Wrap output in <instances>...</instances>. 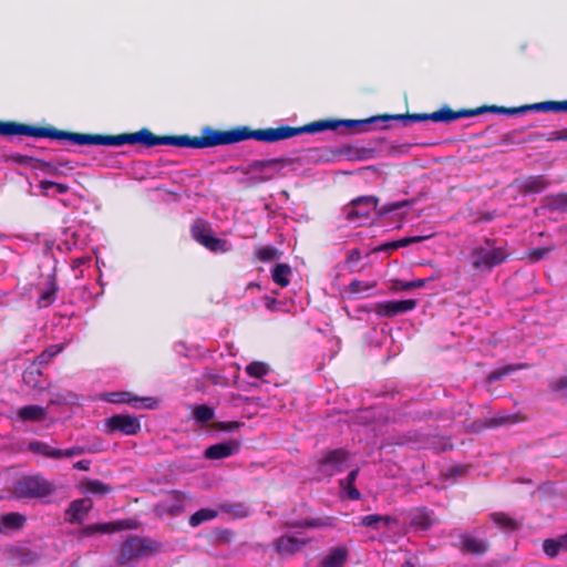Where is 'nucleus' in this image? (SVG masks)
Listing matches in <instances>:
<instances>
[{
	"instance_id": "f704fd0d",
	"label": "nucleus",
	"mask_w": 567,
	"mask_h": 567,
	"mask_svg": "<svg viewBox=\"0 0 567 567\" xmlns=\"http://www.w3.org/2000/svg\"><path fill=\"white\" fill-rule=\"evenodd\" d=\"M217 515H218L217 511H215L213 508H202V509L195 512L189 517L188 523L192 527H197L205 522L216 518Z\"/></svg>"
},
{
	"instance_id": "e433bc0d",
	"label": "nucleus",
	"mask_w": 567,
	"mask_h": 567,
	"mask_svg": "<svg viewBox=\"0 0 567 567\" xmlns=\"http://www.w3.org/2000/svg\"><path fill=\"white\" fill-rule=\"evenodd\" d=\"M270 371L269 365L261 361H254L245 368V372L256 379H260L268 374Z\"/></svg>"
},
{
	"instance_id": "69168bd1",
	"label": "nucleus",
	"mask_w": 567,
	"mask_h": 567,
	"mask_svg": "<svg viewBox=\"0 0 567 567\" xmlns=\"http://www.w3.org/2000/svg\"><path fill=\"white\" fill-rule=\"evenodd\" d=\"M174 497L176 501L182 502L187 498V495L182 492H174Z\"/></svg>"
},
{
	"instance_id": "6ab92c4d",
	"label": "nucleus",
	"mask_w": 567,
	"mask_h": 567,
	"mask_svg": "<svg viewBox=\"0 0 567 567\" xmlns=\"http://www.w3.org/2000/svg\"><path fill=\"white\" fill-rule=\"evenodd\" d=\"M240 449V443L236 441H226L208 446L204 456L207 460H223L237 453Z\"/></svg>"
},
{
	"instance_id": "4d7b16f0",
	"label": "nucleus",
	"mask_w": 567,
	"mask_h": 567,
	"mask_svg": "<svg viewBox=\"0 0 567 567\" xmlns=\"http://www.w3.org/2000/svg\"><path fill=\"white\" fill-rule=\"evenodd\" d=\"M361 259V251L358 248H354L349 251L346 264L349 266L351 271H353V267L360 261Z\"/></svg>"
},
{
	"instance_id": "58836bf2",
	"label": "nucleus",
	"mask_w": 567,
	"mask_h": 567,
	"mask_svg": "<svg viewBox=\"0 0 567 567\" xmlns=\"http://www.w3.org/2000/svg\"><path fill=\"white\" fill-rule=\"evenodd\" d=\"M285 526L287 528H318L326 526V523L322 518H311L303 520L286 522Z\"/></svg>"
},
{
	"instance_id": "423d86ee",
	"label": "nucleus",
	"mask_w": 567,
	"mask_h": 567,
	"mask_svg": "<svg viewBox=\"0 0 567 567\" xmlns=\"http://www.w3.org/2000/svg\"><path fill=\"white\" fill-rule=\"evenodd\" d=\"M60 132L53 126H37L13 121H0L1 136L25 135L35 138L60 140Z\"/></svg>"
},
{
	"instance_id": "bb28decb",
	"label": "nucleus",
	"mask_w": 567,
	"mask_h": 567,
	"mask_svg": "<svg viewBox=\"0 0 567 567\" xmlns=\"http://www.w3.org/2000/svg\"><path fill=\"white\" fill-rule=\"evenodd\" d=\"M42 371L39 365L32 364L28 369L24 370L22 374V380L25 385L33 390H42Z\"/></svg>"
},
{
	"instance_id": "dca6fc26",
	"label": "nucleus",
	"mask_w": 567,
	"mask_h": 567,
	"mask_svg": "<svg viewBox=\"0 0 567 567\" xmlns=\"http://www.w3.org/2000/svg\"><path fill=\"white\" fill-rule=\"evenodd\" d=\"M93 508V502L89 497L74 499L64 512L65 520L70 524H81Z\"/></svg>"
},
{
	"instance_id": "9b49d317",
	"label": "nucleus",
	"mask_w": 567,
	"mask_h": 567,
	"mask_svg": "<svg viewBox=\"0 0 567 567\" xmlns=\"http://www.w3.org/2000/svg\"><path fill=\"white\" fill-rule=\"evenodd\" d=\"M106 434L122 433L135 435L141 431V423L136 416L128 414H115L104 420Z\"/></svg>"
},
{
	"instance_id": "a18cd8bd",
	"label": "nucleus",
	"mask_w": 567,
	"mask_h": 567,
	"mask_svg": "<svg viewBox=\"0 0 567 567\" xmlns=\"http://www.w3.org/2000/svg\"><path fill=\"white\" fill-rule=\"evenodd\" d=\"M548 205L554 210L567 212V193H558L547 197Z\"/></svg>"
},
{
	"instance_id": "3c124183",
	"label": "nucleus",
	"mask_w": 567,
	"mask_h": 567,
	"mask_svg": "<svg viewBox=\"0 0 567 567\" xmlns=\"http://www.w3.org/2000/svg\"><path fill=\"white\" fill-rule=\"evenodd\" d=\"M9 158H10V161H12L16 164L27 165L34 169H37V164H38L37 162H39V158H34V157H31L28 155H22V154H12V155H10Z\"/></svg>"
},
{
	"instance_id": "2f4dec72",
	"label": "nucleus",
	"mask_w": 567,
	"mask_h": 567,
	"mask_svg": "<svg viewBox=\"0 0 567 567\" xmlns=\"http://www.w3.org/2000/svg\"><path fill=\"white\" fill-rule=\"evenodd\" d=\"M83 488L86 493L104 496L113 491V487L100 480H85Z\"/></svg>"
},
{
	"instance_id": "4be33fe9",
	"label": "nucleus",
	"mask_w": 567,
	"mask_h": 567,
	"mask_svg": "<svg viewBox=\"0 0 567 567\" xmlns=\"http://www.w3.org/2000/svg\"><path fill=\"white\" fill-rule=\"evenodd\" d=\"M489 548L485 539L475 538L467 534L461 536V550L465 554L484 555Z\"/></svg>"
},
{
	"instance_id": "20e7f679",
	"label": "nucleus",
	"mask_w": 567,
	"mask_h": 567,
	"mask_svg": "<svg viewBox=\"0 0 567 567\" xmlns=\"http://www.w3.org/2000/svg\"><path fill=\"white\" fill-rule=\"evenodd\" d=\"M161 550V544L147 537L131 536L121 546L116 563L132 566L140 559L148 558Z\"/></svg>"
},
{
	"instance_id": "864d4df0",
	"label": "nucleus",
	"mask_w": 567,
	"mask_h": 567,
	"mask_svg": "<svg viewBox=\"0 0 567 567\" xmlns=\"http://www.w3.org/2000/svg\"><path fill=\"white\" fill-rule=\"evenodd\" d=\"M360 525L372 529H379L381 527V515L371 514L360 518Z\"/></svg>"
},
{
	"instance_id": "a878e982",
	"label": "nucleus",
	"mask_w": 567,
	"mask_h": 567,
	"mask_svg": "<svg viewBox=\"0 0 567 567\" xmlns=\"http://www.w3.org/2000/svg\"><path fill=\"white\" fill-rule=\"evenodd\" d=\"M433 522L432 513L425 508H416L410 513L409 524L415 530H427Z\"/></svg>"
},
{
	"instance_id": "c03bdc74",
	"label": "nucleus",
	"mask_w": 567,
	"mask_h": 567,
	"mask_svg": "<svg viewBox=\"0 0 567 567\" xmlns=\"http://www.w3.org/2000/svg\"><path fill=\"white\" fill-rule=\"evenodd\" d=\"M39 188L41 189L43 196L50 195L49 194L50 188H55L56 193H59V194H66L70 189L69 185L63 184V183L52 182V181H41L39 183Z\"/></svg>"
},
{
	"instance_id": "5fc2aeb1",
	"label": "nucleus",
	"mask_w": 567,
	"mask_h": 567,
	"mask_svg": "<svg viewBox=\"0 0 567 567\" xmlns=\"http://www.w3.org/2000/svg\"><path fill=\"white\" fill-rule=\"evenodd\" d=\"M431 237H432V235L404 237V238L396 240V246H398V248L406 247L412 244L422 243Z\"/></svg>"
},
{
	"instance_id": "774afa93",
	"label": "nucleus",
	"mask_w": 567,
	"mask_h": 567,
	"mask_svg": "<svg viewBox=\"0 0 567 567\" xmlns=\"http://www.w3.org/2000/svg\"><path fill=\"white\" fill-rule=\"evenodd\" d=\"M559 141H567V128L558 131Z\"/></svg>"
},
{
	"instance_id": "473e14b6",
	"label": "nucleus",
	"mask_w": 567,
	"mask_h": 567,
	"mask_svg": "<svg viewBox=\"0 0 567 567\" xmlns=\"http://www.w3.org/2000/svg\"><path fill=\"white\" fill-rule=\"evenodd\" d=\"M28 450L34 454H40L45 457L55 460H58V455L60 454L59 449H54L50 446L48 443L41 441L30 442L28 445Z\"/></svg>"
},
{
	"instance_id": "c85d7f7f",
	"label": "nucleus",
	"mask_w": 567,
	"mask_h": 567,
	"mask_svg": "<svg viewBox=\"0 0 567 567\" xmlns=\"http://www.w3.org/2000/svg\"><path fill=\"white\" fill-rule=\"evenodd\" d=\"M527 111H540V112H567V100L566 101H545L530 105H524Z\"/></svg>"
},
{
	"instance_id": "39448f33",
	"label": "nucleus",
	"mask_w": 567,
	"mask_h": 567,
	"mask_svg": "<svg viewBox=\"0 0 567 567\" xmlns=\"http://www.w3.org/2000/svg\"><path fill=\"white\" fill-rule=\"evenodd\" d=\"M336 131L337 124L334 123V120H320L315 121L309 124H306L303 126L299 127H292L288 125H282L279 127H268V138L269 143H275L284 140L291 138L293 136L303 134V133H319L323 131Z\"/></svg>"
},
{
	"instance_id": "79ce46f5",
	"label": "nucleus",
	"mask_w": 567,
	"mask_h": 567,
	"mask_svg": "<svg viewBox=\"0 0 567 567\" xmlns=\"http://www.w3.org/2000/svg\"><path fill=\"white\" fill-rule=\"evenodd\" d=\"M525 367H526L525 364H518V365L507 364L503 368L492 371L487 377V381L489 383L495 382L497 380H501L505 375L509 374L511 372L516 371L518 369H523Z\"/></svg>"
},
{
	"instance_id": "a19ab883",
	"label": "nucleus",
	"mask_w": 567,
	"mask_h": 567,
	"mask_svg": "<svg viewBox=\"0 0 567 567\" xmlns=\"http://www.w3.org/2000/svg\"><path fill=\"white\" fill-rule=\"evenodd\" d=\"M37 163H38L37 164V169H40L43 173L52 175V176H60L62 174L60 168L62 166H69V162L52 164L50 162H45L43 159H39V162H37Z\"/></svg>"
},
{
	"instance_id": "13d9d810",
	"label": "nucleus",
	"mask_w": 567,
	"mask_h": 567,
	"mask_svg": "<svg viewBox=\"0 0 567 567\" xmlns=\"http://www.w3.org/2000/svg\"><path fill=\"white\" fill-rule=\"evenodd\" d=\"M240 425H241V423L238 422V421H228V422L219 421V422H216L214 424V426L217 430H219V431H229V432L239 429Z\"/></svg>"
},
{
	"instance_id": "412c9836",
	"label": "nucleus",
	"mask_w": 567,
	"mask_h": 567,
	"mask_svg": "<svg viewBox=\"0 0 567 567\" xmlns=\"http://www.w3.org/2000/svg\"><path fill=\"white\" fill-rule=\"evenodd\" d=\"M349 550L346 546H337L329 549L328 554L321 559V567H343L348 561Z\"/></svg>"
},
{
	"instance_id": "9d476101",
	"label": "nucleus",
	"mask_w": 567,
	"mask_h": 567,
	"mask_svg": "<svg viewBox=\"0 0 567 567\" xmlns=\"http://www.w3.org/2000/svg\"><path fill=\"white\" fill-rule=\"evenodd\" d=\"M349 453L343 449L327 451L318 461V471L326 476H333L346 468Z\"/></svg>"
},
{
	"instance_id": "4c0bfd02",
	"label": "nucleus",
	"mask_w": 567,
	"mask_h": 567,
	"mask_svg": "<svg viewBox=\"0 0 567 567\" xmlns=\"http://www.w3.org/2000/svg\"><path fill=\"white\" fill-rule=\"evenodd\" d=\"M214 409L206 405H196L193 410V416L198 423H207L214 419Z\"/></svg>"
},
{
	"instance_id": "ea45409f",
	"label": "nucleus",
	"mask_w": 567,
	"mask_h": 567,
	"mask_svg": "<svg viewBox=\"0 0 567 567\" xmlns=\"http://www.w3.org/2000/svg\"><path fill=\"white\" fill-rule=\"evenodd\" d=\"M427 279H416L412 281L394 280L392 290L394 291H406L416 288H423Z\"/></svg>"
},
{
	"instance_id": "aec40b11",
	"label": "nucleus",
	"mask_w": 567,
	"mask_h": 567,
	"mask_svg": "<svg viewBox=\"0 0 567 567\" xmlns=\"http://www.w3.org/2000/svg\"><path fill=\"white\" fill-rule=\"evenodd\" d=\"M307 540L298 539L293 536L284 535L276 539L274 547L280 555H293L301 549Z\"/></svg>"
},
{
	"instance_id": "de8ad7c7",
	"label": "nucleus",
	"mask_w": 567,
	"mask_h": 567,
	"mask_svg": "<svg viewBox=\"0 0 567 567\" xmlns=\"http://www.w3.org/2000/svg\"><path fill=\"white\" fill-rule=\"evenodd\" d=\"M561 547H564V544L560 543V538H557V539L550 538V539L544 540V543H543L544 553L550 558L558 556V554L560 551H563Z\"/></svg>"
},
{
	"instance_id": "49530a36",
	"label": "nucleus",
	"mask_w": 567,
	"mask_h": 567,
	"mask_svg": "<svg viewBox=\"0 0 567 567\" xmlns=\"http://www.w3.org/2000/svg\"><path fill=\"white\" fill-rule=\"evenodd\" d=\"M257 258L262 262H268L279 258V250L272 246H264L256 250Z\"/></svg>"
},
{
	"instance_id": "f8f14e48",
	"label": "nucleus",
	"mask_w": 567,
	"mask_h": 567,
	"mask_svg": "<svg viewBox=\"0 0 567 567\" xmlns=\"http://www.w3.org/2000/svg\"><path fill=\"white\" fill-rule=\"evenodd\" d=\"M378 205L379 198L373 195L357 197L344 208L347 220H368L371 216L370 208L372 207L375 210L378 209Z\"/></svg>"
},
{
	"instance_id": "0e129e2a",
	"label": "nucleus",
	"mask_w": 567,
	"mask_h": 567,
	"mask_svg": "<svg viewBox=\"0 0 567 567\" xmlns=\"http://www.w3.org/2000/svg\"><path fill=\"white\" fill-rule=\"evenodd\" d=\"M90 461L81 460L73 464V467L79 471H89L90 470Z\"/></svg>"
},
{
	"instance_id": "8fccbe9b",
	"label": "nucleus",
	"mask_w": 567,
	"mask_h": 567,
	"mask_svg": "<svg viewBox=\"0 0 567 567\" xmlns=\"http://www.w3.org/2000/svg\"><path fill=\"white\" fill-rule=\"evenodd\" d=\"M412 204V202L408 200V199H404V200H399V202H392V203H388L381 207H378L377 210V214L379 216H383V215H386L389 213H392V212H395V210H399L401 208H404V207H408Z\"/></svg>"
},
{
	"instance_id": "f3484780",
	"label": "nucleus",
	"mask_w": 567,
	"mask_h": 567,
	"mask_svg": "<svg viewBox=\"0 0 567 567\" xmlns=\"http://www.w3.org/2000/svg\"><path fill=\"white\" fill-rule=\"evenodd\" d=\"M485 112L513 115V114H517V113L527 112V107H524V106L505 107V106H496V105H491V106L484 105V106H480L476 109H462V110L455 111V113L457 114L456 120L463 118V117H472L475 115L483 114Z\"/></svg>"
},
{
	"instance_id": "052dcab7",
	"label": "nucleus",
	"mask_w": 567,
	"mask_h": 567,
	"mask_svg": "<svg viewBox=\"0 0 567 567\" xmlns=\"http://www.w3.org/2000/svg\"><path fill=\"white\" fill-rule=\"evenodd\" d=\"M550 250L551 248H536L530 251V257L537 261L543 259Z\"/></svg>"
},
{
	"instance_id": "09e8293b",
	"label": "nucleus",
	"mask_w": 567,
	"mask_h": 567,
	"mask_svg": "<svg viewBox=\"0 0 567 567\" xmlns=\"http://www.w3.org/2000/svg\"><path fill=\"white\" fill-rule=\"evenodd\" d=\"M375 287V282H363V281H360L358 279H353L349 286L347 287V291L350 293V295H353V296H359L361 295L362 292L364 291H368V290H371Z\"/></svg>"
},
{
	"instance_id": "4468645a",
	"label": "nucleus",
	"mask_w": 567,
	"mask_h": 567,
	"mask_svg": "<svg viewBox=\"0 0 567 567\" xmlns=\"http://www.w3.org/2000/svg\"><path fill=\"white\" fill-rule=\"evenodd\" d=\"M132 520L124 519V520H116V522H109V523H96L84 526L80 530L81 537H90L95 534H112L116 533L123 529H130L133 528Z\"/></svg>"
},
{
	"instance_id": "5701e85b",
	"label": "nucleus",
	"mask_w": 567,
	"mask_h": 567,
	"mask_svg": "<svg viewBox=\"0 0 567 567\" xmlns=\"http://www.w3.org/2000/svg\"><path fill=\"white\" fill-rule=\"evenodd\" d=\"M47 415V409L37 404L24 405L17 411V416L22 422H42Z\"/></svg>"
},
{
	"instance_id": "ddd939ff",
	"label": "nucleus",
	"mask_w": 567,
	"mask_h": 567,
	"mask_svg": "<svg viewBox=\"0 0 567 567\" xmlns=\"http://www.w3.org/2000/svg\"><path fill=\"white\" fill-rule=\"evenodd\" d=\"M417 306L415 299L381 301L374 305V312L379 317L392 318L414 310Z\"/></svg>"
},
{
	"instance_id": "a211bd4d",
	"label": "nucleus",
	"mask_w": 567,
	"mask_h": 567,
	"mask_svg": "<svg viewBox=\"0 0 567 567\" xmlns=\"http://www.w3.org/2000/svg\"><path fill=\"white\" fill-rule=\"evenodd\" d=\"M59 291V285L55 271L49 274L45 278L44 285L41 288L37 306L38 308H47L51 306L55 300Z\"/></svg>"
},
{
	"instance_id": "6e6552de",
	"label": "nucleus",
	"mask_w": 567,
	"mask_h": 567,
	"mask_svg": "<svg viewBox=\"0 0 567 567\" xmlns=\"http://www.w3.org/2000/svg\"><path fill=\"white\" fill-rule=\"evenodd\" d=\"M190 236L192 238L204 246L206 249L217 252L223 251L225 252L227 250L226 248V241L217 238L213 235L212 228L209 224L198 218L196 219L192 226H190Z\"/></svg>"
},
{
	"instance_id": "72a5a7b5",
	"label": "nucleus",
	"mask_w": 567,
	"mask_h": 567,
	"mask_svg": "<svg viewBox=\"0 0 567 567\" xmlns=\"http://www.w3.org/2000/svg\"><path fill=\"white\" fill-rule=\"evenodd\" d=\"M63 344H52L43 350L35 359L34 364L42 367L49 364L54 357L63 351Z\"/></svg>"
},
{
	"instance_id": "1a4fd4ad",
	"label": "nucleus",
	"mask_w": 567,
	"mask_h": 567,
	"mask_svg": "<svg viewBox=\"0 0 567 567\" xmlns=\"http://www.w3.org/2000/svg\"><path fill=\"white\" fill-rule=\"evenodd\" d=\"M457 114L449 106H443L432 113H414V114H396V115H381L382 121L399 120L404 122H444L450 123L456 120Z\"/></svg>"
},
{
	"instance_id": "603ef678",
	"label": "nucleus",
	"mask_w": 567,
	"mask_h": 567,
	"mask_svg": "<svg viewBox=\"0 0 567 567\" xmlns=\"http://www.w3.org/2000/svg\"><path fill=\"white\" fill-rule=\"evenodd\" d=\"M548 386L551 392L567 395V375H563L555 380H551Z\"/></svg>"
},
{
	"instance_id": "b1692460",
	"label": "nucleus",
	"mask_w": 567,
	"mask_h": 567,
	"mask_svg": "<svg viewBox=\"0 0 567 567\" xmlns=\"http://www.w3.org/2000/svg\"><path fill=\"white\" fill-rule=\"evenodd\" d=\"M106 401L111 403H128L136 406L137 402L144 403L147 409H153L156 404L153 398H136L132 396L130 392H113L106 395Z\"/></svg>"
},
{
	"instance_id": "338daca9",
	"label": "nucleus",
	"mask_w": 567,
	"mask_h": 567,
	"mask_svg": "<svg viewBox=\"0 0 567 567\" xmlns=\"http://www.w3.org/2000/svg\"><path fill=\"white\" fill-rule=\"evenodd\" d=\"M506 422V419H499V420H495V419H492L489 421V425L491 426H498V425H502Z\"/></svg>"
},
{
	"instance_id": "680f3d73",
	"label": "nucleus",
	"mask_w": 567,
	"mask_h": 567,
	"mask_svg": "<svg viewBox=\"0 0 567 567\" xmlns=\"http://www.w3.org/2000/svg\"><path fill=\"white\" fill-rule=\"evenodd\" d=\"M394 249H398L396 240L381 244L380 246H378L373 249V252L388 251V250H394Z\"/></svg>"
},
{
	"instance_id": "f03ea898",
	"label": "nucleus",
	"mask_w": 567,
	"mask_h": 567,
	"mask_svg": "<svg viewBox=\"0 0 567 567\" xmlns=\"http://www.w3.org/2000/svg\"><path fill=\"white\" fill-rule=\"evenodd\" d=\"M206 147H214L218 145H229L246 140H256L259 142L269 143L268 127L251 130L248 126H237L228 131L214 130L205 127L204 130Z\"/></svg>"
},
{
	"instance_id": "0eeeda50",
	"label": "nucleus",
	"mask_w": 567,
	"mask_h": 567,
	"mask_svg": "<svg viewBox=\"0 0 567 567\" xmlns=\"http://www.w3.org/2000/svg\"><path fill=\"white\" fill-rule=\"evenodd\" d=\"M489 245V241H486ZM507 252L502 247H475L470 254V262L474 270L480 272L491 271L494 267L503 264Z\"/></svg>"
},
{
	"instance_id": "c756f323",
	"label": "nucleus",
	"mask_w": 567,
	"mask_h": 567,
	"mask_svg": "<svg viewBox=\"0 0 567 567\" xmlns=\"http://www.w3.org/2000/svg\"><path fill=\"white\" fill-rule=\"evenodd\" d=\"M358 474L359 470L354 468L348 474V476L344 480L340 481V485L346 491L348 498L352 501H358L361 497L359 489L355 488L354 486V482L358 477Z\"/></svg>"
},
{
	"instance_id": "7ed1b4c3",
	"label": "nucleus",
	"mask_w": 567,
	"mask_h": 567,
	"mask_svg": "<svg viewBox=\"0 0 567 567\" xmlns=\"http://www.w3.org/2000/svg\"><path fill=\"white\" fill-rule=\"evenodd\" d=\"M11 492L20 501L42 499L53 495L56 486L41 474H24L16 480Z\"/></svg>"
},
{
	"instance_id": "c9c22d12",
	"label": "nucleus",
	"mask_w": 567,
	"mask_h": 567,
	"mask_svg": "<svg viewBox=\"0 0 567 567\" xmlns=\"http://www.w3.org/2000/svg\"><path fill=\"white\" fill-rule=\"evenodd\" d=\"M493 522L504 530H516L519 524L505 513H494L491 515Z\"/></svg>"
},
{
	"instance_id": "e2e57ef3",
	"label": "nucleus",
	"mask_w": 567,
	"mask_h": 567,
	"mask_svg": "<svg viewBox=\"0 0 567 567\" xmlns=\"http://www.w3.org/2000/svg\"><path fill=\"white\" fill-rule=\"evenodd\" d=\"M398 519L390 515H381V526L389 527L391 525H396Z\"/></svg>"
},
{
	"instance_id": "393cba45",
	"label": "nucleus",
	"mask_w": 567,
	"mask_h": 567,
	"mask_svg": "<svg viewBox=\"0 0 567 567\" xmlns=\"http://www.w3.org/2000/svg\"><path fill=\"white\" fill-rule=\"evenodd\" d=\"M25 523L27 517L21 513L10 512L0 516L1 533L20 530Z\"/></svg>"
},
{
	"instance_id": "7c9ffc66",
	"label": "nucleus",
	"mask_w": 567,
	"mask_h": 567,
	"mask_svg": "<svg viewBox=\"0 0 567 567\" xmlns=\"http://www.w3.org/2000/svg\"><path fill=\"white\" fill-rule=\"evenodd\" d=\"M290 275L291 268L287 264H277L271 271L274 282L282 288L290 284Z\"/></svg>"
},
{
	"instance_id": "2eb2a0df",
	"label": "nucleus",
	"mask_w": 567,
	"mask_h": 567,
	"mask_svg": "<svg viewBox=\"0 0 567 567\" xmlns=\"http://www.w3.org/2000/svg\"><path fill=\"white\" fill-rule=\"evenodd\" d=\"M291 163L292 159L286 157L252 161L248 165V172H265L267 169H271V174L259 178L260 182H267L274 178L275 175L279 174L280 169Z\"/></svg>"
},
{
	"instance_id": "bf43d9fd",
	"label": "nucleus",
	"mask_w": 567,
	"mask_h": 567,
	"mask_svg": "<svg viewBox=\"0 0 567 567\" xmlns=\"http://www.w3.org/2000/svg\"><path fill=\"white\" fill-rule=\"evenodd\" d=\"M540 138H543L547 142L559 141L558 131H553L548 134H537L534 137H532L530 141H536V140H540Z\"/></svg>"
},
{
	"instance_id": "f257e3e1",
	"label": "nucleus",
	"mask_w": 567,
	"mask_h": 567,
	"mask_svg": "<svg viewBox=\"0 0 567 567\" xmlns=\"http://www.w3.org/2000/svg\"><path fill=\"white\" fill-rule=\"evenodd\" d=\"M60 140H66L76 145H103L122 146L125 144H141L151 148L157 145H173L177 147L206 148L204 132L200 136L188 135H156L144 127L133 133H121L117 135L90 134L78 132H60Z\"/></svg>"
},
{
	"instance_id": "cd10ccee",
	"label": "nucleus",
	"mask_w": 567,
	"mask_h": 567,
	"mask_svg": "<svg viewBox=\"0 0 567 567\" xmlns=\"http://www.w3.org/2000/svg\"><path fill=\"white\" fill-rule=\"evenodd\" d=\"M549 181L543 175L529 176L524 181L522 192L525 194L542 193L549 186Z\"/></svg>"
},
{
	"instance_id": "37998d69",
	"label": "nucleus",
	"mask_w": 567,
	"mask_h": 567,
	"mask_svg": "<svg viewBox=\"0 0 567 567\" xmlns=\"http://www.w3.org/2000/svg\"><path fill=\"white\" fill-rule=\"evenodd\" d=\"M382 121L380 116H374L368 120H334V123L337 124V130L340 126H344L347 128H355L360 126H367L372 122Z\"/></svg>"
},
{
	"instance_id": "6e6d98bb",
	"label": "nucleus",
	"mask_w": 567,
	"mask_h": 567,
	"mask_svg": "<svg viewBox=\"0 0 567 567\" xmlns=\"http://www.w3.org/2000/svg\"><path fill=\"white\" fill-rule=\"evenodd\" d=\"M84 452H85V450L82 446H72V447L66 449V450H60L59 449V453L60 454L58 455V458H62V457L71 458V457L81 455Z\"/></svg>"
}]
</instances>
